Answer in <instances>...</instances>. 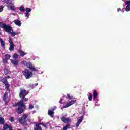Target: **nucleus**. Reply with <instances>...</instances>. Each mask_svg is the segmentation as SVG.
<instances>
[{
    "instance_id": "nucleus-14",
    "label": "nucleus",
    "mask_w": 130,
    "mask_h": 130,
    "mask_svg": "<svg viewBox=\"0 0 130 130\" xmlns=\"http://www.w3.org/2000/svg\"><path fill=\"white\" fill-rule=\"evenodd\" d=\"M18 52L19 53V54H20V56H21V57H24V56L26 55V54H27V53H26L21 50H19Z\"/></svg>"
},
{
    "instance_id": "nucleus-39",
    "label": "nucleus",
    "mask_w": 130,
    "mask_h": 130,
    "mask_svg": "<svg viewBox=\"0 0 130 130\" xmlns=\"http://www.w3.org/2000/svg\"><path fill=\"white\" fill-rule=\"evenodd\" d=\"M4 10V7L2 6H0V12H3Z\"/></svg>"
},
{
    "instance_id": "nucleus-33",
    "label": "nucleus",
    "mask_w": 130,
    "mask_h": 130,
    "mask_svg": "<svg viewBox=\"0 0 130 130\" xmlns=\"http://www.w3.org/2000/svg\"><path fill=\"white\" fill-rule=\"evenodd\" d=\"M9 43H10V45L14 44V43H13V41L12 40L11 38H10L9 40Z\"/></svg>"
},
{
    "instance_id": "nucleus-18",
    "label": "nucleus",
    "mask_w": 130,
    "mask_h": 130,
    "mask_svg": "<svg viewBox=\"0 0 130 130\" xmlns=\"http://www.w3.org/2000/svg\"><path fill=\"white\" fill-rule=\"evenodd\" d=\"M71 125L70 124H67L65 126L63 127V130H67L68 128H71Z\"/></svg>"
},
{
    "instance_id": "nucleus-31",
    "label": "nucleus",
    "mask_w": 130,
    "mask_h": 130,
    "mask_svg": "<svg viewBox=\"0 0 130 130\" xmlns=\"http://www.w3.org/2000/svg\"><path fill=\"white\" fill-rule=\"evenodd\" d=\"M18 57H19V55H18L17 54H14L13 55L14 59H15L16 58H18Z\"/></svg>"
},
{
    "instance_id": "nucleus-36",
    "label": "nucleus",
    "mask_w": 130,
    "mask_h": 130,
    "mask_svg": "<svg viewBox=\"0 0 130 130\" xmlns=\"http://www.w3.org/2000/svg\"><path fill=\"white\" fill-rule=\"evenodd\" d=\"M126 4L127 6H130V0L126 1Z\"/></svg>"
},
{
    "instance_id": "nucleus-43",
    "label": "nucleus",
    "mask_w": 130,
    "mask_h": 130,
    "mask_svg": "<svg viewBox=\"0 0 130 130\" xmlns=\"http://www.w3.org/2000/svg\"><path fill=\"white\" fill-rule=\"evenodd\" d=\"M63 100L62 99H60V101H59V103H60L61 104H62V101Z\"/></svg>"
},
{
    "instance_id": "nucleus-6",
    "label": "nucleus",
    "mask_w": 130,
    "mask_h": 130,
    "mask_svg": "<svg viewBox=\"0 0 130 130\" xmlns=\"http://www.w3.org/2000/svg\"><path fill=\"white\" fill-rule=\"evenodd\" d=\"M29 94V92L25 89H20V91L19 93V97L20 98H23V97H26L27 95Z\"/></svg>"
},
{
    "instance_id": "nucleus-44",
    "label": "nucleus",
    "mask_w": 130,
    "mask_h": 130,
    "mask_svg": "<svg viewBox=\"0 0 130 130\" xmlns=\"http://www.w3.org/2000/svg\"><path fill=\"white\" fill-rule=\"evenodd\" d=\"M37 127H40V123H38L36 124Z\"/></svg>"
},
{
    "instance_id": "nucleus-12",
    "label": "nucleus",
    "mask_w": 130,
    "mask_h": 130,
    "mask_svg": "<svg viewBox=\"0 0 130 130\" xmlns=\"http://www.w3.org/2000/svg\"><path fill=\"white\" fill-rule=\"evenodd\" d=\"M11 63H12L13 66H14V67H17V66H19V60L17 59H14V60L11 59Z\"/></svg>"
},
{
    "instance_id": "nucleus-26",
    "label": "nucleus",
    "mask_w": 130,
    "mask_h": 130,
    "mask_svg": "<svg viewBox=\"0 0 130 130\" xmlns=\"http://www.w3.org/2000/svg\"><path fill=\"white\" fill-rule=\"evenodd\" d=\"M6 89L7 90V91H9L10 90V84L9 83H7L6 84H5Z\"/></svg>"
},
{
    "instance_id": "nucleus-35",
    "label": "nucleus",
    "mask_w": 130,
    "mask_h": 130,
    "mask_svg": "<svg viewBox=\"0 0 130 130\" xmlns=\"http://www.w3.org/2000/svg\"><path fill=\"white\" fill-rule=\"evenodd\" d=\"M29 16H30V14L29 13V12H26L25 17H27V19H29Z\"/></svg>"
},
{
    "instance_id": "nucleus-32",
    "label": "nucleus",
    "mask_w": 130,
    "mask_h": 130,
    "mask_svg": "<svg viewBox=\"0 0 130 130\" xmlns=\"http://www.w3.org/2000/svg\"><path fill=\"white\" fill-rule=\"evenodd\" d=\"M3 63H8V59H5V58H4L3 59Z\"/></svg>"
},
{
    "instance_id": "nucleus-21",
    "label": "nucleus",
    "mask_w": 130,
    "mask_h": 130,
    "mask_svg": "<svg viewBox=\"0 0 130 130\" xmlns=\"http://www.w3.org/2000/svg\"><path fill=\"white\" fill-rule=\"evenodd\" d=\"M7 25L3 22H0V28H3L5 29Z\"/></svg>"
},
{
    "instance_id": "nucleus-37",
    "label": "nucleus",
    "mask_w": 130,
    "mask_h": 130,
    "mask_svg": "<svg viewBox=\"0 0 130 130\" xmlns=\"http://www.w3.org/2000/svg\"><path fill=\"white\" fill-rule=\"evenodd\" d=\"M83 118H84V116H81L80 117V119L78 120H80V122H82V120H83Z\"/></svg>"
},
{
    "instance_id": "nucleus-7",
    "label": "nucleus",
    "mask_w": 130,
    "mask_h": 130,
    "mask_svg": "<svg viewBox=\"0 0 130 130\" xmlns=\"http://www.w3.org/2000/svg\"><path fill=\"white\" fill-rule=\"evenodd\" d=\"M26 66L27 68L31 70V72H36V68H35V66H33L32 63L30 62L26 63Z\"/></svg>"
},
{
    "instance_id": "nucleus-24",
    "label": "nucleus",
    "mask_w": 130,
    "mask_h": 130,
    "mask_svg": "<svg viewBox=\"0 0 130 130\" xmlns=\"http://www.w3.org/2000/svg\"><path fill=\"white\" fill-rule=\"evenodd\" d=\"M5 58L6 59H7V60H9L10 58H11V55H9L8 54H7L5 55Z\"/></svg>"
},
{
    "instance_id": "nucleus-17",
    "label": "nucleus",
    "mask_w": 130,
    "mask_h": 130,
    "mask_svg": "<svg viewBox=\"0 0 130 130\" xmlns=\"http://www.w3.org/2000/svg\"><path fill=\"white\" fill-rule=\"evenodd\" d=\"M2 83L4 84V85H6L7 84H9V82H8V79H7V77H4L2 79Z\"/></svg>"
},
{
    "instance_id": "nucleus-30",
    "label": "nucleus",
    "mask_w": 130,
    "mask_h": 130,
    "mask_svg": "<svg viewBox=\"0 0 130 130\" xmlns=\"http://www.w3.org/2000/svg\"><path fill=\"white\" fill-rule=\"evenodd\" d=\"M10 9L12 11H16V8H15V6H10Z\"/></svg>"
},
{
    "instance_id": "nucleus-1",
    "label": "nucleus",
    "mask_w": 130,
    "mask_h": 130,
    "mask_svg": "<svg viewBox=\"0 0 130 130\" xmlns=\"http://www.w3.org/2000/svg\"><path fill=\"white\" fill-rule=\"evenodd\" d=\"M29 99L25 96L21 98V100L15 103L14 106L15 107L18 108L16 109V112L18 114H22L23 112H24V109H26V106L24 104V102H26V101H28Z\"/></svg>"
},
{
    "instance_id": "nucleus-34",
    "label": "nucleus",
    "mask_w": 130,
    "mask_h": 130,
    "mask_svg": "<svg viewBox=\"0 0 130 130\" xmlns=\"http://www.w3.org/2000/svg\"><path fill=\"white\" fill-rule=\"evenodd\" d=\"M29 109H33L34 108V105H29Z\"/></svg>"
},
{
    "instance_id": "nucleus-8",
    "label": "nucleus",
    "mask_w": 130,
    "mask_h": 130,
    "mask_svg": "<svg viewBox=\"0 0 130 130\" xmlns=\"http://www.w3.org/2000/svg\"><path fill=\"white\" fill-rule=\"evenodd\" d=\"M26 66L27 68L31 70V72H36V68H35V66H33L32 63L30 62L26 63Z\"/></svg>"
},
{
    "instance_id": "nucleus-13",
    "label": "nucleus",
    "mask_w": 130,
    "mask_h": 130,
    "mask_svg": "<svg viewBox=\"0 0 130 130\" xmlns=\"http://www.w3.org/2000/svg\"><path fill=\"white\" fill-rule=\"evenodd\" d=\"M14 24L16 25L17 26H19V27H21L22 25V22L19 19H16L14 20Z\"/></svg>"
},
{
    "instance_id": "nucleus-46",
    "label": "nucleus",
    "mask_w": 130,
    "mask_h": 130,
    "mask_svg": "<svg viewBox=\"0 0 130 130\" xmlns=\"http://www.w3.org/2000/svg\"><path fill=\"white\" fill-rule=\"evenodd\" d=\"M7 78H10V76H8Z\"/></svg>"
},
{
    "instance_id": "nucleus-28",
    "label": "nucleus",
    "mask_w": 130,
    "mask_h": 130,
    "mask_svg": "<svg viewBox=\"0 0 130 130\" xmlns=\"http://www.w3.org/2000/svg\"><path fill=\"white\" fill-rule=\"evenodd\" d=\"M81 121L78 120V122L76 123V127H79V125H80V124H81Z\"/></svg>"
},
{
    "instance_id": "nucleus-11",
    "label": "nucleus",
    "mask_w": 130,
    "mask_h": 130,
    "mask_svg": "<svg viewBox=\"0 0 130 130\" xmlns=\"http://www.w3.org/2000/svg\"><path fill=\"white\" fill-rule=\"evenodd\" d=\"M98 98V92L97 90H94L93 91V99L94 101H96V100Z\"/></svg>"
},
{
    "instance_id": "nucleus-16",
    "label": "nucleus",
    "mask_w": 130,
    "mask_h": 130,
    "mask_svg": "<svg viewBox=\"0 0 130 130\" xmlns=\"http://www.w3.org/2000/svg\"><path fill=\"white\" fill-rule=\"evenodd\" d=\"M0 43H1V46L2 47H5L6 45V43H5V41H4L2 38H0Z\"/></svg>"
},
{
    "instance_id": "nucleus-15",
    "label": "nucleus",
    "mask_w": 130,
    "mask_h": 130,
    "mask_svg": "<svg viewBox=\"0 0 130 130\" xmlns=\"http://www.w3.org/2000/svg\"><path fill=\"white\" fill-rule=\"evenodd\" d=\"M48 115H50L51 117H53V115L54 114V112L51 110H49L48 111Z\"/></svg>"
},
{
    "instance_id": "nucleus-29",
    "label": "nucleus",
    "mask_w": 130,
    "mask_h": 130,
    "mask_svg": "<svg viewBox=\"0 0 130 130\" xmlns=\"http://www.w3.org/2000/svg\"><path fill=\"white\" fill-rule=\"evenodd\" d=\"M10 121H11V122H14V121H15V117H12L10 119H9Z\"/></svg>"
},
{
    "instance_id": "nucleus-20",
    "label": "nucleus",
    "mask_w": 130,
    "mask_h": 130,
    "mask_svg": "<svg viewBox=\"0 0 130 130\" xmlns=\"http://www.w3.org/2000/svg\"><path fill=\"white\" fill-rule=\"evenodd\" d=\"M18 9L20 12H25V8L23 6H21V7H19Z\"/></svg>"
},
{
    "instance_id": "nucleus-5",
    "label": "nucleus",
    "mask_w": 130,
    "mask_h": 130,
    "mask_svg": "<svg viewBox=\"0 0 130 130\" xmlns=\"http://www.w3.org/2000/svg\"><path fill=\"white\" fill-rule=\"evenodd\" d=\"M3 100L4 102V103L6 105H7L8 103L10 102V100H11V98H9V96H8L7 92H5L3 95Z\"/></svg>"
},
{
    "instance_id": "nucleus-41",
    "label": "nucleus",
    "mask_w": 130,
    "mask_h": 130,
    "mask_svg": "<svg viewBox=\"0 0 130 130\" xmlns=\"http://www.w3.org/2000/svg\"><path fill=\"white\" fill-rule=\"evenodd\" d=\"M36 86H38V83H36V84H32L31 85V86L32 87V88H34V87H36Z\"/></svg>"
},
{
    "instance_id": "nucleus-3",
    "label": "nucleus",
    "mask_w": 130,
    "mask_h": 130,
    "mask_svg": "<svg viewBox=\"0 0 130 130\" xmlns=\"http://www.w3.org/2000/svg\"><path fill=\"white\" fill-rule=\"evenodd\" d=\"M28 117V115L25 114H23L21 117L18 118V120L19 123L21 124L24 125L26 122H27V118Z\"/></svg>"
},
{
    "instance_id": "nucleus-4",
    "label": "nucleus",
    "mask_w": 130,
    "mask_h": 130,
    "mask_svg": "<svg viewBox=\"0 0 130 130\" xmlns=\"http://www.w3.org/2000/svg\"><path fill=\"white\" fill-rule=\"evenodd\" d=\"M4 30H5L7 33H10L13 37L17 35V33L12 32V31H13V29H12V27L10 26L6 25Z\"/></svg>"
},
{
    "instance_id": "nucleus-45",
    "label": "nucleus",
    "mask_w": 130,
    "mask_h": 130,
    "mask_svg": "<svg viewBox=\"0 0 130 130\" xmlns=\"http://www.w3.org/2000/svg\"><path fill=\"white\" fill-rule=\"evenodd\" d=\"M121 9L120 8L117 9V12H119Z\"/></svg>"
},
{
    "instance_id": "nucleus-19",
    "label": "nucleus",
    "mask_w": 130,
    "mask_h": 130,
    "mask_svg": "<svg viewBox=\"0 0 130 130\" xmlns=\"http://www.w3.org/2000/svg\"><path fill=\"white\" fill-rule=\"evenodd\" d=\"M14 47L15 45L14 44L10 45L9 50H10L11 51H13V50H14Z\"/></svg>"
},
{
    "instance_id": "nucleus-10",
    "label": "nucleus",
    "mask_w": 130,
    "mask_h": 130,
    "mask_svg": "<svg viewBox=\"0 0 130 130\" xmlns=\"http://www.w3.org/2000/svg\"><path fill=\"white\" fill-rule=\"evenodd\" d=\"M60 119L64 122V123H69V122H71V119L66 117L65 116L61 117Z\"/></svg>"
},
{
    "instance_id": "nucleus-22",
    "label": "nucleus",
    "mask_w": 130,
    "mask_h": 130,
    "mask_svg": "<svg viewBox=\"0 0 130 130\" xmlns=\"http://www.w3.org/2000/svg\"><path fill=\"white\" fill-rule=\"evenodd\" d=\"M89 96H88V99L89 100V101H92V99H93V95L91 93H89Z\"/></svg>"
},
{
    "instance_id": "nucleus-2",
    "label": "nucleus",
    "mask_w": 130,
    "mask_h": 130,
    "mask_svg": "<svg viewBox=\"0 0 130 130\" xmlns=\"http://www.w3.org/2000/svg\"><path fill=\"white\" fill-rule=\"evenodd\" d=\"M22 75L24 76L26 79H30L33 77V73L30 72V70L28 69H25L22 71Z\"/></svg>"
},
{
    "instance_id": "nucleus-27",
    "label": "nucleus",
    "mask_w": 130,
    "mask_h": 130,
    "mask_svg": "<svg viewBox=\"0 0 130 130\" xmlns=\"http://www.w3.org/2000/svg\"><path fill=\"white\" fill-rule=\"evenodd\" d=\"M125 11H126V12H129V11H130V6H129L127 5L126 7Z\"/></svg>"
},
{
    "instance_id": "nucleus-38",
    "label": "nucleus",
    "mask_w": 130,
    "mask_h": 130,
    "mask_svg": "<svg viewBox=\"0 0 130 130\" xmlns=\"http://www.w3.org/2000/svg\"><path fill=\"white\" fill-rule=\"evenodd\" d=\"M40 124H41V125H43V126H44L46 128H47V126H46V125L44 124V123H40Z\"/></svg>"
},
{
    "instance_id": "nucleus-25",
    "label": "nucleus",
    "mask_w": 130,
    "mask_h": 130,
    "mask_svg": "<svg viewBox=\"0 0 130 130\" xmlns=\"http://www.w3.org/2000/svg\"><path fill=\"white\" fill-rule=\"evenodd\" d=\"M32 11V9L30 8H26L25 9V12L26 13H30V12Z\"/></svg>"
},
{
    "instance_id": "nucleus-23",
    "label": "nucleus",
    "mask_w": 130,
    "mask_h": 130,
    "mask_svg": "<svg viewBox=\"0 0 130 130\" xmlns=\"http://www.w3.org/2000/svg\"><path fill=\"white\" fill-rule=\"evenodd\" d=\"M5 123V119L3 117H0V124H4Z\"/></svg>"
},
{
    "instance_id": "nucleus-40",
    "label": "nucleus",
    "mask_w": 130,
    "mask_h": 130,
    "mask_svg": "<svg viewBox=\"0 0 130 130\" xmlns=\"http://www.w3.org/2000/svg\"><path fill=\"white\" fill-rule=\"evenodd\" d=\"M67 97L69 100H71L72 99V97H71V95L69 94H67Z\"/></svg>"
},
{
    "instance_id": "nucleus-42",
    "label": "nucleus",
    "mask_w": 130,
    "mask_h": 130,
    "mask_svg": "<svg viewBox=\"0 0 130 130\" xmlns=\"http://www.w3.org/2000/svg\"><path fill=\"white\" fill-rule=\"evenodd\" d=\"M36 130H42V128H41V127H37L36 128Z\"/></svg>"
},
{
    "instance_id": "nucleus-9",
    "label": "nucleus",
    "mask_w": 130,
    "mask_h": 130,
    "mask_svg": "<svg viewBox=\"0 0 130 130\" xmlns=\"http://www.w3.org/2000/svg\"><path fill=\"white\" fill-rule=\"evenodd\" d=\"M76 100H72L71 101H70L69 103H67L65 106H64L63 107V108H67L68 107H70V106H71V105H73V104H75V103H76Z\"/></svg>"
}]
</instances>
